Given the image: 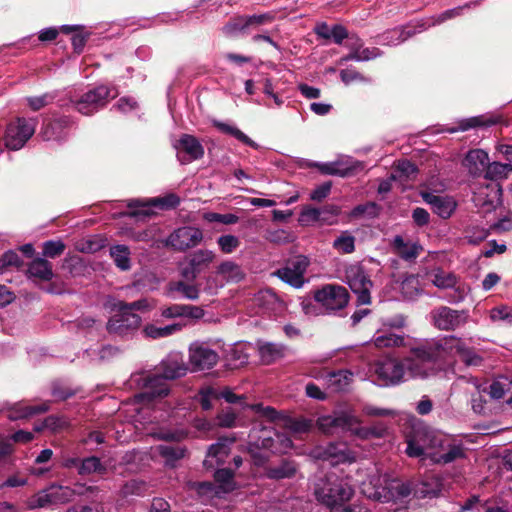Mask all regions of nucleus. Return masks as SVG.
I'll list each match as a JSON object with an SVG mask.
<instances>
[{
	"label": "nucleus",
	"mask_w": 512,
	"mask_h": 512,
	"mask_svg": "<svg viewBox=\"0 0 512 512\" xmlns=\"http://www.w3.org/2000/svg\"><path fill=\"white\" fill-rule=\"evenodd\" d=\"M162 374H152L149 371H138L131 374L127 385L130 389H137L132 401L126 402L121 408L127 421L136 430L159 440L180 442L189 435L184 428H168L155 422L157 416L150 403L156 399L166 397L170 392L168 380H174L186 375L188 366L180 352L169 353L160 363Z\"/></svg>",
	"instance_id": "f257e3e1"
},
{
	"label": "nucleus",
	"mask_w": 512,
	"mask_h": 512,
	"mask_svg": "<svg viewBox=\"0 0 512 512\" xmlns=\"http://www.w3.org/2000/svg\"><path fill=\"white\" fill-rule=\"evenodd\" d=\"M439 343L440 339H434L411 347L410 355L403 358L408 380L426 379L436 375V364L445 362Z\"/></svg>",
	"instance_id": "f03ea898"
},
{
	"label": "nucleus",
	"mask_w": 512,
	"mask_h": 512,
	"mask_svg": "<svg viewBox=\"0 0 512 512\" xmlns=\"http://www.w3.org/2000/svg\"><path fill=\"white\" fill-rule=\"evenodd\" d=\"M361 485L362 492L367 498L380 502L406 498L412 491L410 483L391 479L387 474H381L376 468L369 473L368 478Z\"/></svg>",
	"instance_id": "7ed1b4c3"
},
{
	"label": "nucleus",
	"mask_w": 512,
	"mask_h": 512,
	"mask_svg": "<svg viewBox=\"0 0 512 512\" xmlns=\"http://www.w3.org/2000/svg\"><path fill=\"white\" fill-rule=\"evenodd\" d=\"M359 419L351 410L335 411L330 415H323L317 419L318 429L327 435H333L340 431H350L360 438L370 436L382 437L386 431L384 426L373 428H356Z\"/></svg>",
	"instance_id": "20e7f679"
},
{
	"label": "nucleus",
	"mask_w": 512,
	"mask_h": 512,
	"mask_svg": "<svg viewBox=\"0 0 512 512\" xmlns=\"http://www.w3.org/2000/svg\"><path fill=\"white\" fill-rule=\"evenodd\" d=\"M353 493L354 490L348 481L333 473L319 478L314 487L316 499L328 507L330 512L340 504L348 502Z\"/></svg>",
	"instance_id": "39448f33"
},
{
	"label": "nucleus",
	"mask_w": 512,
	"mask_h": 512,
	"mask_svg": "<svg viewBox=\"0 0 512 512\" xmlns=\"http://www.w3.org/2000/svg\"><path fill=\"white\" fill-rule=\"evenodd\" d=\"M466 457V449L461 440L438 431L427 459L433 464L446 465Z\"/></svg>",
	"instance_id": "423d86ee"
},
{
	"label": "nucleus",
	"mask_w": 512,
	"mask_h": 512,
	"mask_svg": "<svg viewBox=\"0 0 512 512\" xmlns=\"http://www.w3.org/2000/svg\"><path fill=\"white\" fill-rule=\"evenodd\" d=\"M427 277L438 289L449 291L446 299L452 304L462 302L469 293V286L462 282L456 274L445 271L440 267L428 271Z\"/></svg>",
	"instance_id": "0eeeda50"
},
{
	"label": "nucleus",
	"mask_w": 512,
	"mask_h": 512,
	"mask_svg": "<svg viewBox=\"0 0 512 512\" xmlns=\"http://www.w3.org/2000/svg\"><path fill=\"white\" fill-rule=\"evenodd\" d=\"M87 490L88 488L81 484H75L74 487L52 484L32 497L31 507L43 508L49 505L64 504L72 501L75 496L85 494Z\"/></svg>",
	"instance_id": "6e6552de"
},
{
	"label": "nucleus",
	"mask_w": 512,
	"mask_h": 512,
	"mask_svg": "<svg viewBox=\"0 0 512 512\" xmlns=\"http://www.w3.org/2000/svg\"><path fill=\"white\" fill-rule=\"evenodd\" d=\"M37 126V119L19 117L10 122L4 133V144L0 139V153L4 148L19 150L33 136Z\"/></svg>",
	"instance_id": "1a4fd4ad"
},
{
	"label": "nucleus",
	"mask_w": 512,
	"mask_h": 512,
	"mask_svg": "<svg viewBox=\"0 0 512 512\" xmlns=\"http://www.w3.org/2000/svg\"><path fill=\"white\" fill-rule=\"evenodd\" d=\"M439 348L444 354L445 362L458 355L467 367H480L484 363L483 356L476 349L468 346L464 340L456 336L440 338Z\"/></svg>",
	"instance_id": "9d476101"
},
{
	"label": "nucleus",
	"mask_w": 512,
	"mask_h": 512,
	"mask_svg": "<svg viewBox=\"0 0 512 512\" xmlns=\"http://www.w3.org/2000/svg\"><path fill=\"white\" fill-rule=\"evenodd\" d=\"M438 431L430 429L423 423H415L406 435V454L412 458L427 459V453L433 447Z\"/></svg>",
	"instance_id": "9b49d317"
},
{
	"label": "nucleus",
	"mask_w": 512,
	"mask_h": 512,
	"mask_svg": "<svg viewBox=\"0 0 512 512\" xmlns=\"http://www.w3.org/2000/svg\"><path fill=\"white\" fill-rule=\"evenodd\" d=\"M117 91L105 85L88 90L79 97H70V102L83 115H91L105 106L109 98H114Z\"/></svg>",
	"instance_id": "f8f14e48"
},
{
	"label": "nucleus",
	"mask_w": 512,
	"mask_h": 512,
	"mask_svg": "<svg viewBox=\"0 0 512 512\" xmlns=\"http://www.w3.org/2000/svg\"><path fill=\"white\" fill-rule=\"evenodd\" d=\"M345 279L352 292L357 295L358 304H370V292L373 287V282L365 268L359 263L347 266L345 270Z\"/></svg>",
	"instance_id": "ddd939ff"
},
{
	"label": "nucleus",
	"mask_w": 512,
	"mask_h": 512,
	"mask_svg": "<svg viewBox=\"0 0 512 512\" xmlns=\"http://www.w3.org/2000/svg\"><path fill=\"white\" fill-rule=\"evenodd\" d=\"M374 373L382 386L397 385L408 380L404 360L385 358L374 365Z\"/></svg>",
	"instance_id": "4468645a"
},
{
	"label": "nucleus",
	"mask_w": 512,
	"mask_h": 512,
	"mask_svg": "<svg viewBox=\"0 0 512 512\" xmlns=\"http://www.w3.org/2000/svg\"><path fill=\"white\" fill-rule=\"evenodd\" d=\"M310 265V259L297 255L287 260L285 265L275 272V275L294 288H302L307 282L305 273Z\"/></svg>",
	"instance_id": "2eb2a0df"
},
{
	"label": "nucleus",
	"mask_w": 512,
	"mask_h": 512,
	"mask_svg": "<svg viewBox=\"0 0 512 512\" xmlns=\"http://www.w3.org/2000/svg\"><path fill=\"white\" fill-rule=\"evenodd\" d=\"M310 455L315 459L329 461L332 465L352 463L356 460V453L343 442L316 446L311 450Z\"/></svg>",
	"instance_id": "dca6fc26"
},
{
	"label": "nucleus",
	"mask_w": 512,
	"mask_h": 512,
	"mask_svg": "<svg viewBox=\"0 0 512 512\" xmlns=\"http://www.w3.org/2000/svg\"><path fill=\"white\" fill-rule=\"evenodd\" d=\"M215 483L199 482L194 487L197 493L208 498H221L235 488L233 473L229 469H218L214 475Z\"/></svg>",
	"instance_id": "f3484780"
},
{
	"label": "nucleus",
	"mask_w": 512,
	"mask_h": 512,
	"mask_svg": "<svg viewBox=\"0 0 512 512\" xmlns=\"http://www.w3.org/2000/svg\"><path fill=\"white\" fill-rule=\"evenodd\" d=\"M179 202V197L171 193L163 197L151 198L147 201H142L138 199L130 200L127 206L132 209V211L130 212V215L132 217L141 219L152 215L153 208H158L161 210L171 209L176 207L179 204Z\"/></svg>",
	"instance_id": "a211bd4d"
},
{
	"label": "nucleus",
	"mask_w": 512,
	"mask_h": 512,
	"mask_svg": "<svg viewBox=\"0 0 512 512\" xmlns=\"http://www.w3.org/2000/svg\"><path fill=\"white\" fill-rule=\"evenodd\" d=\"M314 299L326 310H340L348 304L349 293L341 285L327 284L315 291Z\"/></svg>",
	"instance_id": "6ab92c4d"
},
{
	"label": "nucleus",
	"mask_w": 512,
	"mask_h": 512,
	"mask_svg": "<svg viewBox=\"0 0 512 512\" xmlns=\"http://www.w3.org/2000/svg\"><path fill=\"white\" fill-rule=\"evenodd\" d=\"M256 441L257 447H263L271 453H287L292 448V440L286 434L278 432L271 427L263 426Z\"/></svg>",
	"instance_id": "aec40b11"
},
{
	"label": "nucleus",
	"mask_w": 512,
	"mask_h": 512,
	"mask_svg": "<svg viewBox=\"0 0 512 512\" xmlns=\"http://www.w3.org/2000/svg\"><path fill=\"white\" fill-rule=\"evenodd\" d=\"M431 319L439 330L450 331L465 324L468 314L464 310L459 311L447 306H440L431 311Z\"/></svg>",
	"instance_id": "412c9836"
},
{
	"label": "nucleus",
	"mask_w": 512,
	"mask_h": 512,
	"mask_svg": "<svg viewBox=\"0 0 512 512\" xmlns=\"http://www.w3.org/2000/svg\"><path fill=\"white\" fill-rule=\"evenodd\" d=\"M219 356L206 343L194 342L189 346V364L192 371L212 369L218 362Z\"/></svg>",
	"instance_id": "4be33fe9"
},
{
	"label": "nucleus",
	"mask_w": 512,
	"mask_h": 512,
	"mask_svg": "<svg viewBox=\"0 0 512 512\" xmlns=\"http://www.w3.org/2000/svg\"><path fill=\"white\" fill-rule=\"evenodd\" d=\"M203 239L200 229L191 226H184L173 231L165 241V245L176 251L197 246Z\"/></svg>",
	"instance_id": "5701e85b"
},
{
	"label": "nucleus",
	"mask_w": 512,
	"mask_h": 512,
	"mask_svg": "<svg viewBox=\"0 0 512 512\" xmlns=\"http://www.w3.org/2000/svg\"><path fill=\"white\" fill-rule=\"evenodd\" d=\"M215 259L211 250L199 249L189 255L186 266L182 269V276L187 280H194L199 274L205 272Z\"/></svg>",
	"instance_id": "b1692460"
},
{
	"label": "nucleus",
	"mask_w": 512,
	"mask_h": 512,
	"mask_svg": "<svg viewBox=\"0 0 512 512\" xmlns=\"http://www.w3.org/2000/svg\"><path fill=\"white\" fill-rule=\"evenodd\" d=\"M140 322L141 318L139 315L120 309L118 313L109 319L107 330L110 334L124 336L137 329Z\"/></svg>",
	"instance_id": "393cba45"
},
{
	"label": "nucleus",
	"mask_w": 512,
	"mask_h": 512,
	"mask_svg": "<svg viewBox=\"0 0 512 512\" xmlns=\"http://www.w3.org/2000/svg\"><path fill=\"white\" fill-rule=\"evenodd\" d=\"M174 147L178 151L177 157L182 164L198 160L204 155L202 144L196 137L189 134L182 135Z\"/></svg>",
	"instance_id": "a878e982"
},
{
	"label": "nucleus",
	"mask_w": 512,
	"mask_h": 512,
	"mask_svg": "<svg viewBox=\"0 0 512 512\" xmlns=\"http://www.w3.org/2000/svg\"><path fill=\"white\" fill-rule=\"evenodd\" d=\"M233 443V438H219L216 443L209 447L206 459L204 460V465L207 467H213L215 464H223L230 453L231 445Z\"/></svg>",
	"instance_id": "bb28decb"
},
{
	"label": "nucleus",
	"mask_w": 512,
	"mask_h": 512,
	"mask_svg": "<svg viewBox=\"0 0 512 512\" xmlns=\"http://www.w3.org/2000/svg\"><path fill=\"white\" fill-rule=\"evenodd\" d=\"M423 200L431 205L434 213L443 219L449 218L456 209V202L452 197L423 193Z\"/></svg>",
	"instance_id": "cd10ccee"
},
{
	"label": "nucleus",
	"mask_w": 512,
	"mask_h": 512,
	"mask_svg": "<svg viewBox=\"0 0 512 512\" xmlns=\"http://www.w3.org/2000/svg\"><path fill=\"white\" fill-rule=\"evenodd\" d=\"M476 5H477V2H468L462 6L448 9V10L440 13L439 15L418 20L417 27H419V30L425 31L430 27L440 25L447 20L461 16L464 9H470L471 7H474Z\"/></svg>",
	"instance_id": "c85d7f7f"
},
{
	"label": "nucleus",
	"mask_w": 512,
	"mask_h": 512,
	"mask_svg": "<svg viewBox=\"0 0 512 512\" xmlns=\"http://www.w3.org/2000/svg\"><path fill=\"white\" fill-rule=\"evenodd\" d=\"M421 32H423V31L419 30V27H417V21H416L412 25L394 28V29L384 32L379 37V43L384 44V45H390V46L398 45V44L406 41L407 39L413 37L417 33H421Z\"/></svg>",
	"instance_id": "c756f323"
},
{
	"label": "nucleus",
	"mask_w": 512,
	"mask_h": 512,
	"mask_svg": "<svg viewBox=\"0 0 512 512\" xmlns=\"http://www.w3.org/2000/svg\"><path fill=\"white\" fill-rule=\"evenodd\" d=\"M186 448L180 445L161 444L152 448L153 456H159L163 459L165 466L175 467L177 462L185 457Z\"/></svg>",
	"instance_id": "7c9ffc66"
},
{
	"label": "nucleus",
	"mask_w": 512,
	"mask_h": 512,
	"mask_svg": "<svg viewBox=\"0 0 512 512\" xmlns=\"http://www.w3.org/2000/svg\"><path fill=\"white\" fill-rule=\"evenodd\" d=\"M26 275L34 282H48L54 277L52 264L46 259L36 258L28 265Z\"/></svg>",
	"instance_id": "2f4dec72"
},
{
	"label": "nucleus",
	"mask_w": 512,
	"mask_h": 512,
	"mask_svg": "<svg viewBox=\"0 0 512 512\" xmlns=\"http://www.w3.org/2000/svg\"><path fill=\"white\" fill-rule=\"evenodd\" d=\"M397 283H399V289L404 300H416L423 293V288L417 275H403Z\"/></svg>",
	"instance_id": "473e14b6"
},
{
	"label": "nucleus",
	"mask_w": 512,
	"mask_h": 512,
	"mask_svg": "<svg viewBox=\"0 0 512 512\" xmlns=\"http://www.w3.org/2000/svg\"><path fill=\"white\" fill-rule=\"evenodd\" d=\"M488 161L489 157L487 152L482 149H473L467 153L463 165L468 169L471 175L477 176L484 172Z\"/></svg>",
	"instance_id": "72a5a7b5"
},
{
	"label": "nucleus",
	"mask_w": 512,
	"mask_h": 512,
	"mask_svg": "<svg viewBox=\"0 0 512 512\" xmlns=\"http://www.w3.org/2000/svg\"><path fill=\"white\" fill-rule=\"evenodd\" d=\"M486 392L495 400H499L506 395H510L507 403L512 404V378L503 375L496 377L487 387Z\"/></svg>",
	"instance_id": "f704fd0d"
},
{
	"label": "nucleus",
	"mask_w": 512,
	"mask_h": 512,
	"mask_svg": "<svg viewBox=\"0 0 512 512\" xmlns=\"http://www.w3.org/2000/svg\"><path fill=\"white\" fill-rule=\"evenodd\" d=\"M393 248L396 254L406 261L416 259L422 250V247L415 242L406 241L402 236H395L393 239Z\"/></svg>",
	"instance_id": "c9c22d12"
},
{
	"label": "nucleus",
	"mask_w": 512,
	"mask_h": 512,
	"mask_svg": "<svg viewBox=\"0 0 512 512\" xmlns=\"http://www.w3.org/2000/svg\"><path fill=\"white\" fill-rule=\"evenodd\" d=\"M48 409L49 404L47 402L34 406H29L24 403H17L8 411L7 416L11 420H18L27 418L38 413L45 412Z\"/></svg>",
	"instance_id": "e433bc0d"
},
{
	"label": "nucleus",
	"mask_w": 512,
	"mask_h": 512,
	"mask_svg": "<svg viewBox=\"0 0 512 512\" xmlns=\"http://www.w3.org/2000/svg\"><path fill=\"white\" fill-rule=\"evenodd\" d=\"M212 124L214 127H216L219 131L222 133L231 135L235 137L240 142L254 148L258 149L259 145L253 141L251 138H249L246 134H244L240 129H238L235 125L227 122H222L219 120H213Z\"/></svg>",
	"instance_id": "4c0bfd02"
},
{
	"label": "nucleus",
	"mask_w": 512,
	"mask_h": 512,
	"mask_svg": "<svg viewBox=\"0 0 512 512\" xmlns=\"http://www.w3.org/2000/svg\"><path fill=\"white\" fill-rule=\"evenodd\" d=\"M297 467L294 461L283 460L277 466H270L266 468V476L269 479L280 480L291 478L296 474Z\"/></svg>",
	"instance_id": "58836bf2"
},
{
	"label": "nucleus",
	"mask_w": 512,
	"mask_h": 512,
	"mask_svg": "<svg viewBox=\"0 0 512 512\" xmlns=\"http://www.w3.org/2000/svg\"><path fill=\"white\" fill-rule=\"evenodd\" d=\"M182 325L174 323L166 326L159 327L155 324H148L144 327L143 333L146 337L152 339H160L171 336L182 330Z\"/></svg>",
	"instance_id": "ea45409f"
},
{
	"label": "nucleus",
	"mask_w": 512,
	"mask_h": 512,
	"mask_svg": "<svg viewBox=\"0 0 512 512\" xmlns=\"http://www.w3.org/2000/svg\"><path fill=\"white\" fill-rule=\"evenodd\" d=\"M467 382L472 384L475 389V392L471 393L472 410L477 414H484L486 400L482 393L487 391V387L480 384L477 378L474 377L470 378Z\"/></svg>",
	"instance_id": "a19ab883"
},
{
	"label": "nucleus",
	"mask_w": 512,
	"mask_h": 512,
	"mask_svg": "<svg viewBox=\"0 0 512 512\" xmlns=\"http://www.w3.org/2000/svg\"><path fill=\"white\" fill-rule=\"evenodd\" d=\"M217 274L227 282H239L243 279L244 273L241 267L232 261H224L217 267Z\"/></svg>",
	"instance_id": "79ce46f5"
},
{
	"label": "nucleus",
	"mask_w": 512,
	"mask_h": 512,
	"mask_svg": "<svg viewBox=\"0 0 512 512\" xmlns=\"http://www.w3.org/2000/svg\"><path fill=\"white\" fill-rule=\"evenodd\" d=\"M377 348H388L404 345V337L390 331H377L372 339Z\"/></svg>",
	"instance_id": "37998d69"
},
{
	"label": "nucleus",
	"mask_w": 512,
	"mask_h": 512,
	"mask_svg": "<svg viewBox=\"0 0 512 512\" xmlns=\"http://www.w3.org/2000/svg\"><path fill=\"white\" fill-rule=\"evenodd\" d=\"M286 347L282 344L277 343H265L260 345L259 347V354L261 357V360L266 363L270 364L274 362L275 360L283 357L285 355Z\"/></svg>",
	"instance_id": "c03bdc74"
},
{
	"label": "nucleus",
	"mask_w": 512,
	"mask_h": 512,
	"mask_svg": "<svg viewBox=\"0 0 512 512\" xmlns=\"http://www.w3.org/2000/svg\"><path fill=\"white\" fill-rule=\"evenodd\" d=\"M110 256L113 259L115 265L125 271L131 267L130 250L128 246L118 244L110 248Z\"/></svg>",
	"instance_id": "a18cd8bd"
},
{
	"label": "nucleus",
	"mask_w": 512,
	"mask_h": 512,
	"mask_svg": "<svg viewBox=\"0 0 512 512\" xmlns=\"http://www.w3.org/2000/svg\"><path fill=\"white\" fill-rule=\"evenodd\" d=\"M70 120L67 117L59 118L46 125L43 136L45 140H61L65 137L63 129L67 127Z\"/></svg>",
	"instance_id": "49530a36"
},
{
	"label": "nucleus",
	"mask_w": 512,
	"mask_h": 512,
	"mask_svg": "<svg viewBox=\"0 0 512 512\" xmlns=\"http://www.w3.org/2000/svg\"><path fill=\"white\" fill-rule=\"evenodd\" d=\"M490 227L485 228L479 224H470L464 230V240L472 245L484 241L490 234Z\"/></svg>",
	"instance_id": "de8ad7c7"
},
{
	"label": "nucleus",
	"mask_w": 512,
	"mask_h": 512,
	"mask_svg": "<svg viewBox=\"0 0 512 512\" xmlns=\"http://www.w3.org/2000/svg\"><path fill=\"white\" fill-rule=\"evenodd\" d=\"M489 319L492 323L500 325H512V307L501 304L489 311Z\"/></svg>",
	"instance_id": "09e8293b"
},
{
	"label": "nucleus",
	"mask_w": 512,
	"mask_h": 512,
	"mask_svg": "<svg viewBox=\"0 0 512 512\" xmlns=\"http://www.w3.org/2000/svg\"><path fill=\"white\" fill-rule=\"evenodd\" d=\"M222 32L227 37H235L238 34L249 33L246 16H237L231 19L223 26Z\"/></svg>",
	"instance_id": "8fccbe9b"
},
{
	"label": "nucleus",
	"mask_w": 512,
	"mask_h": 512,
	"mask_svg": "<svg viewBox=\"0 0 512 512\" xmlns=\"http://www.w3.org/2000/svg\"><path fill=\"white\" fill-rule=\"evenodd\" d=\"M106 467L101 463L100 459L95 456L87 457L81 460L78 473L82 476L90 475L93 473L104 474Z\"/></svg>",
	"instance_id": "3c124183"
},
{
	"label": "nucleus",
	"mask_w": 512,
	"mask_h": 512,
	"mask_svg": "<svg viewBox=\"0 0 512 512\" xmlns=\"http://www.w3.org/2000/svg\"><path fill=\"white\" fill-rule=\"evenodd\" d=\"M485 177L491 180L506 178L512 172V165L500 162L487 163Z\"/></svg>",
	"instance_id": "603ef678"
},
{
	"label": "nucleus",
	"mask_w": 512,
	"mask_h": 512,
	"mask_svg": "<svg viewBox=\"0 0 512 512\" xmlns=\"http://www.w3.org/2000/svg\"><path fill=\"white\" fill-rule=\"evenodd\" d=\"M417 172L416 166L409 160H399L392 172V179L404 180L411 179Z\"/></svg>",
	"instance_id": "864d4df0"
},
{
	"label": "nucleus",
	"mask_w": 512,
	"mask_h": 512,
	"mask_svg": "<svg viewBox=\"0 0 512 512\" xmlns=\"http://www.w3.org/2000/svg\"><path fill=\"white\" fill-rule=\"evenodd\" d=\"M258 433L259 432L256 431V429L254 428L249 435V438H250L249 452L254 461V464L261 466L267 461L268 455L266 454V452L262 451V450H265L263 447L256 446V441L258 440V437H259Z\"/></svg>",
	"instance_id": "5fc2aeb1"
},
{
	"label": "nucleus",
	"mask_w": 512,
	"mask_h": 512,
	"mask_svg": "<svg viewBox=\"0 0 512 512\" xmlns=\"http://www.w3.org/2000/svg\"><path fill=\"white\" fill-rule=\"evenodd\" d=\"M381 55V52L378 48H361L355 51L354 53H350L349 55L340 59L339 64H344V62L348 60L355 61H368L377 58Z\"/></svg>",
	"instance_id": "6e6d98bb"
},
{
	"label": "nucleus",
	"mask_w": 512,
	"mask_h": 512,
	"mask_svg": "<svg viewBox=\"0 0 512 512\" xmlns=\"http://www.w3.org/2000/svg\"><path fill=\"white\" fill-rule=\"evenodd\" d=\"M78 30V26L75 25H62L59 28L56 27H48L39 32L38 39L42 42L52 41L57 38L60 32L65 34H70L76 32Z\"/></svg>",
	"instance_id": "4d7b16f0"
},
{
	"label": "nucleus",
	"mask_w": 512,
	"mask_h": 512,
	"mask_svg": "<svg viewBox=\"0 0 512 512\" xmlns=\"http://www.w3.org/2000/svg\"><path fill=\"white\" fill-rule=\"evenodd\" d=\"M333 247L340 253H352L355 250V238L349 232H343L334 240Z\"/></svg>",
	"instance_id": "13d9d810"
},
{
	"label": "nucleus",
	"mask_w": 512,
	"mask_h": 512,
	"mask_svg": "<svg viewBox=\"0 0 512 512\" xmlns=\"http://www.w3.org/2000/svg\"><path fill=\"white\" fill-rule=\"evenodd\" d=\"M171 291H177L182 294L184 298L196 300L199 297V289L195 285L187 284L183 281H178L170 284Z\"/></svg>",
	"instance_id": "bf43d9fd"
},
{
	"label": "nucleus",
	"mask_w": 512,
	"mask_h": 512,
	"mask_svg": "<svg viewBox=\"0 0 512 512\" xmlns=\"http://www.w3.org/2000/svg\"><path fill=\"white\" fill-rule=\"evenodd\" d=\"M275 15L271 12L246 16L249 32L260 26L270 24L274 21Z\"/></svg>",
	"instance_id": "052dcab7"
},
{
	"label": "nucleus",
	"mask_w": 512,
	"mask_h": 512,
	"mask_svg": "<svg viewBox=\"0 0 512 512\" xmlns=\"http://www.w3.org/2000/svg\"><path fill=\"white\" fill-rule=\"evenodd\" d=\"M352 374L346 370H339L329 374V382L334 386L335 390L344 389L348 385Z\"/></svg>",
	"instance_id": "680f3d73"
},
{
	"label": "nucleus",
	"mask_w": 512,
	"mask_h": 512,
	"mask_svg": "<svg viewBox=\"0 0 512 512\" xmlns=\"http://www.w3.org/2000/svg\"><path fill=\"white\" fill-rule=\"evenodd\" d=\"M68 426V420L65 417L49 416L41 426H36V431H41L43 428L50 429L51 431H58Z\"/></svg>",
	"instance_id": "e2e57ef3"
},
{
	"label": "nucleus",
	"mask_w": 512,
	"mask_h": 512,
	"mask_svg": "<svg viewBox=\"0 0 512 512\" xmlns=\"http://www.w3.org/2000/svg\"><path fill=\"white\" fill-rule=\"evenodd\" d=\"M380 207L375 202H367L365 204L357 205L351 211L352 217H359L367 215L368 217H376L379 214Z\"/></svg>",
	"instance_id": "0e129e2a"
},
{
	"label": "nucleus",
	"mask_w": 512,
	"mask_h": 512,
	"mask_svg": "<svg viewBox=\"0 0 512 512\" xmlns=\"http://www.w3.org/2000/svg\"><path fill=\"white\" fill-rule=\"evenodd\" d=\"M204 219L208 222H217L222 223L226 225L235 224L238 222L239 218L235 214L227 213V214H220L216 212H208L204 215Z\"/></svg>",
	"instance_id": "69168bd1"
},
{
	"label": "nucleus",
	"mask_w": 512,
	"mask_h": 512,
	"mask_svg": "<svg viewBox=\"0 0 512 512\" xmlns=\"http://www.w3.org/2000/svg\"><path fill=\"white\" fill-rule=\"evenodd\" d=\"M217 243L223 253L230 254L236 250L239 245V239L234 235H222L218 238Z\"/></svg>",
	"instance_id": "338daca9"
},
{
	"label": "nucleus",
	"mask_w": 512,
	"mask_h": 512,
	"mask_svg": "<svg viewBox=\"0 0 512 512\" xmlns=\"http://www.w3.org/2000/svg\"><path fill=\"white\" fill-rule=\"evenodd\" d=\"M65 250V245L62 241L49 240L43 244V255L49 258H55L61 255Z\"/></svg>",
	"instance_id": "774afa93"
}]
</instances>
